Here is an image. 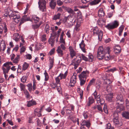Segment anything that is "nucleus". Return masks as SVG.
<instances>
[{
	"instance_id": "052dcab7",
	"label": "nucleus",
	"mask_w": 129,
	"mask_h": 129,
	"mask_svg": "<svg viewBox=\"0 0 129 129\" xmlns=\"http://www.w3.org/2000/svg\"><path fill=\"white\" fill-rule=\"evenodd\" d=\"M57 5L59 6H61L63 4V2L60 0H57Z\"/></svg>"
},
{
	"instance_id": "4d7b16f0",
	"label": "nucleus",
	"mask_w": 129,
	"mask_h": 129,
	"mask_svg": "<svg viewBox=\"0 0 129 129\" xmlns=\"http://www.w3.org/2000/svg\"><path fill=\"white\" fill-rule=\"evenodd\" d=\"M103 110L105 113L106 114H107L108 113V110L107 108V106L106 104L104 105V107L103 108Z\"/></svg>"
},
{
	"instance_id": "cd10ccee",
	"label": "nucleus",
	"mask_w": 129,
	"mask_h": 129,
	"mask_svg": "<svg viewBox=\"0 0 129 129\" xmlns=\"http://www.w3.org/2000/svg\"><path fill=\"white\" fill-rule=\"evenodd\" d=\"M96 100L97 103L100 104L101 105L104 104L105 102L104 100L102 98H101L100 96Z\"/></svg>"
},
{
	"instance_id": "864d4df0",
	"label": "nucleus",
	"mask_w": 129,
	"mask_h": 129,
	"mask_svg": "<svg viewBox=\"0 0 129 129\" xmlns=\"http://www.w3.org/2000/svg\"><path fill=\"white\" fill-rule=\"evenodd\" d=\"M126 106L127 110L129 111V101L128 99H126L125 100Z\"/></svg>"
},
{
	"instance_id": "58836bf2",
	"label": "nucleus",
	"mask_w": 129,
	"mask_h": 129,
	"mask_svg": "<svg viewBox=\"0 0 129 129\" xmlns=\"http://www.w3.org/2000/svg\"><path fill=\"white\" fill-rule=\"evenodd\" d=\"M46 35L45 34L41 35L40 36L41 40L42 42H44L46 40Z\"/></svg>"
},
{
	"instance_id": "338daca9",
	"label": "nucleus",
	"mask_w": 129,
	"mask_h": 129,
	"mask_svg": "<svg viewBox=\"0 0 129 129\" xmlns=\"http://www.w3.org/2000/svg\"><path fill=\"white\" fill-rule=\"evenodd\" d=\"M106 129H114L113 127L111 126L110 124L109 123L107 125Z\"/></svg>"
},
{
	"instance_id": "9b49d317",
	"label": "nucleus",
	"mask_w": 129,
	"mask_h": 129,
	"mask_svg": "<svg viewBox=\"0 0 129 129\" xmlns=\"http://www.w3.org/2000/svg\"><path fill=\"white\" fill-rule=\"evenodd\" d=\"M89 74V72L87 71H83L79 75V79H86V77L87 75Z\"/></svg>"
},
{
	"instance_id": "4468645a",
	"label": "nucleus",
	"mask_w": 129,
	"mask_h": 129,
	"mask_svg": "<svg viewBox=\"0 0 129 129\" xmlns=\"http://www.w3.org/2000/svg\"><path fill=\"white\" fill-rule=\"evenodd\" d=\"M105 13L103 10V8L99 9L98 11V16L100 17H102L105 15Z\"/></svg>"
},
{
	"instance_id": "2eb2a0df",
	"label": "nucleus",
	"mask_w": 129,
	"mask_h": 129,
	"mask_svg": "<svg viewBox=\"0 0 129 129\" xmlns=\"http://www.w3.org/2000/svg\"><path fill=\"white\" fill-rule=\"evenodd\" d=\"M98 23L100 27H102L103 25H104L106 22V21L104 19L100 18L98 21Z\"/></svg>"
},
{
	"instance_id": "4c0bfd02",
	"label": "nucleus",
	"mask_w": 129,
	"mask_h": 129,
	"mask_svg": "<svg viewBox=\"0 0 129 129\" xmlns=\"http://www.w3.org/2000/svg\"><path fill=\"white\" fill-rule=\"evenodd\" d=\"M23 92L25 94L26 98L28 99L29 100L30 99V95L27 90H24Z\"/></svg>"
},
{
	"instance_id": "4be33fe9",
	"label": "nucleus",
	"mask_w": 129,
	"mask_h": 129,
	"mask_svg": "<svg viewBox=\"0 0 129 129\" xmlns=\"http://www.w3.org/2000/svg\"><path fill=\"white\" fill-rule=\"evenodd\" d=\"M111 50L110 49V48H109V52H106V53L105 54V55L104 56V57L105 58V59L106 60H109L111 58V56L109 54V53Z\"/></svg>"
},
{
	"instance_id": "8fccbe9b",
	"label": "nucleus",
	"mask_w": 129,
	"mask_h": 129,
	"mask_svg": "<svg viewBox=\"0 0 129 129\" xmlns=\"http://www.w3.org/2000/svg\"><path fill=\"white\" fill-rule=\"evenodd\" d=\"M83 115L85 119L87 118L88 116V114L86 111H84L83 113Z\"/></svg>"
},
{
	"instance_id": "b1692460",
	"label": "nucleus",
	"mask_w": 129,
	"mask_h": 129,
	"mask_svg": "<svg viewBox=\"0 0 129 129\" xmlns=\"http://www.w3.org/2000/svg\"><path fill=\"white\" fill-rule=\"evenodd\" d=\"M31 18V20H34L35 22L37 23L39 21L40 18L35 15H33Z\"/></svg>"
},
{
	"instance_id": "6e6552de",
	"label": "nucleus",
	"mask_w": 129,
	"mask_h": 129,
	"mask_svg": "<svg viewBox=\"0 0 129 129\" xmlns=\"http://www.w3.org/2000/svg\"><path fill=\"white\" fill-rule=\"evenodd\" d=\"M114 118L113 119V122L115 126L119 127L121 125V124L120 123L118 119V114L117 113H114Z\"/></svg>"
},
{
	"instance_id": "6e6d98bb",
	"label": "nucleus",
	"mask_w": 129,
	"mask_h": 129,
	"mask_svg": "<svg viewBox=\"0 0 129 129\" xmlns=\"http://www.w3.org/2000/svg\"><path fill=\"white\" fill-rule=\"evenodd\" d=\"M29 7L30 6H29V4H27L26 5V8L24 12V14H26V13L28 12L29 8Z\"/></svg>"
},
{
	"instance_id": "e433bc0d",
	"label": "nucleus",
	"mask_w": 129,
	"mask_h": 129,
	"mask_svg": "<svg viewBox=\"0 0 129 129\" xmlns=\"http://www.w3.org/2000/svg\"><path fill=\"white\" fill-rule=\"evenodd\" d=\"M28 66V64L26 62H25L23 65L22 71H25L26 70V69H27Z\"/></svg>"
},
{
	"instance_id": "6ab92c4d",
	"label": "nucleus",
	"mask_w": 129,
	"mask_h": 129,
	"mask_svg": "<svg viewBox=\"0 0 129 129\" xmlns=\"http://www.w3.org/2000/svg\"><path fill=\"white\" fill-rule=\"evenodd\" d=\"M81 124L82 126L86 125L88 128L90 127V123L88 121L82 120L81 123Z\"/></svg>"
},
{
	"instance_id": "bf43d9fd",
	"label": "nucleus",
	"mask_w": 129,
	"mask_h": 129,
	"mask_svg": "<svg viewBox=\"0 0 129 129\" xmlns=\"http://www.w3.org/2000/svg\"><path fill=\"white\" fill-rule=\"evenodd\" d=\"M41 22H40V24H34L33 25V27L34 28V29H36L38 28L41 25Z\"/></svg>"
},
{
	"instance_id": "603ef678",
	"label": "nucleus",
	"mask_w": 129,
	"mask_h": 129,
	"mask_svg": "<svg viewBox=\"0 0 129 129\" xmlns=\"http://www.w3.org/2000/svg\"><path fill=\"white\" fill-rule=\"evenodd\" d=\"M65 45V43L61 44L60 46H59L58 47H61V49L63 50H64L66 49Z\"/></svg>"
},
{
	"instance_id": "f8f14e48",
	"label": "nucleus",
	"mask_w": 129,
	"mask_h": 129,
	"mask_svg": "<svg viewBox=\"0 0 129 129\" xmlns=\"http://www.w3.org/2000/svg\"><path fill=\"white\" fill-rule=\"evenodd\" d=\"M69 49L70 51V55L71 57L72 58H73V57L76 56V53L73 49L72 47L70 46L69 47Z\"/></svg>"
},
{
	"instance_id": "72a5a7b5",
	"label": "nucleus",
	"mask_w": 129,
	"mask_h": 129,
	"mask_svg": "<svg viewBox=\"0 0 129 129\" xmlns=\"http://www.w3.org/2000/svg\"><path fill=\"white\" fill-rule=\"evenodd\" d=\"M20 37L18 34L15 33L13 35V39L16 41H18Z\"/></svg>"
},
{
	"instance_id": "49530a36",
	"label": "nucleus",
	"mask_w": 129,
	"mask_h": 129,
	"mask_svg": "<svg viewBox=\"0 0 129 129\" xmlns=\"http://www.w3.org/2000/svg\"><path fill=\"white\" fill-rule=\"evenodd\" d=\"M60 78H59V77L58 76L55 78V81L56 83L57 84H60Z\"/></svg>"
},
{
	"instance_id": "79ce46f5",
	"label": "nucleus",
	"mask_w": 129,
	"mask_h": 129,
	"mask_svg": "<svg viewBox=\"0 0 129 129\" xmlns=\"http://www.w3.org/2000/svg\"><path fill=\"white\" fill-rule=\"evenodd\" d=\"M44 74L45 77V81H47L48 80L49 77L48 75L46 70L45 71Z\"/></svg>"
},
{
	"instance_id": "9d476101",
	"label": "nucleus",
	"mask_w": 129,
	"mask_h": 129,
	"mask_svg": "<svg viewBox=\"0 0 129 129\" xmlns=\"http://www.w3.org/2000/svg\"><path fill=\"white\" fill-rule=\"evenodd\" d=\"M76 81V74L74 73L72 76L70 80L69 86L73 87L75 85Z\"/></svg>"
},
{
	"instance_id": "f257e3e1",
	"label": "nucleus",
	"mask_w": 129,
	"mask_h": 129,
	"mask_svg": "<svg viewBox=\"0 0 129 129\" xmlns=\"http://www.w3.org/2000/svg\"><path fill=\"white\" fill-rule=\"evenodd\" d=\"M4 15L6 17L8 16L10 18L12 19L16 23H18L20 21V24L24 22L31 21L30 17L27 15L23 16L21 19L19 12L16 11H13L9 8H7L5 10Z\"/></svg>"
},
{
	"instance_id": "680f3d73",
	"label": "nucleus",
	"mask_w": 129,
	"mask_h": 129,
	"mask_svg": "<svg viewBox=\"0 0 129 129\" xmlns=\"http://www.w3.org/2000/svg\"><path fill=\"white\" fill-rule=\"evenodd\" d=\"M123 28L122 27H120L119 28V36H121L122 33L123 31Z\"/></svg>"
},
{
	"instance_id": "a18cd8bd",
	"label": "nucleus",
	"mask_w": 129,
	"mask_h": 129,
	"mask_svg": "<svg viewBox=\"0 0 129 129\" xmlns=\"http://www.w3.org/2000/svg\"><path fill=\"white\" fill-rule=\"evenodd\" d=\"M116 99L117 101H120L121 102L123 101L122 96L121 94L118 95L116 97Z\"/></svg>"
},
{
	"instance_id": "0e129e2a",
	"label": "nucleus",
	"mask_w": 129,
	"mask_h": 129,
	"mask_svg": "<svg viewBox=\"0 0 129 129\" xmlns=\"http://www.w3.org/2000/svg\"><path fill=\"white\" fill-rule=\"evenodd\" d=\"M89 60L90 62H92L93 60V56L92 55H89L88 57Z\"/></svg>"
},
{
	"instance_id": "e2e57ef3",
	"label": "nucleus",
	"mask_w": 129,
	"mask_h": 129,
	"mask_svg": "<svg viewBox=\"0 0 129 129\" xmlns=\"http://www.w3.org/2000/svg\"><path fill=\"white\" fill-rule=\"evenodd\" d=\"M36 122L38 126H39L41 127V123L40 122V120L38 118L37 119Z\"/></svg>"
},
{
	"instance_id": "f3484780",
	"label": "nucleus",
	"mask_w": 129,
	"mask_h": 129,
	"mask_svg": "<svg viewBox=\"0 0 129 129\" xmlns=\"http://www.w3.org/2000/svg\"><path fill=\"white\" fill-rule=\"evenodd\" d=\"M27 106L28 107L34 105H35L37 104L36 102L33 100L27 101Z\"/></svg>"
},
{
	"instance_id": "bb28decb",
	"label": "nucleus",
	"mask_w": 129,
	"mask_h": 129,
	"mask_svg": "<svg viewBox=\"0 0 129 129\" xmlns=\"http://www.w3.org/2000/svg\"><path fill=\"white\" fill-rule=\"evenodd\" d=\"M67 73V71H66L64 74L62 73H60L58 76L60 78V79H65L66 77Z\"/></svg>"
},
{
	"instance_id": "0eeeda50",
	"label": "nucleus",
	"mask_w": 129,
	"mask_h": 129,
	"mask_svg": "<svg viewBox=\"0 0 129 129\" xmlns=\"http://www.w3.org/2000/svg\"><path fill=\"white\" fill-rule=\"evenodd\" d=\"M74 106L72 105L68 104L67 106L64 107L63 108V110H65L66 113L68 115L70 114L71 112V111H73Z\"/></svg>"
},
{
	"instance_id": "393cba45",
	"label": "nucleus",
	"mask_w": 129,
	"mask_h": 129,
	"mask_svg": "<svg viewBox=\"0 0 129 129\" xmlns=\"http://www.w3.org/2000/svg\"><path fill=\"white\" fill-rule=\"evenodd\" d=\"M80 23H77L75 27L74 31L75 33H76L78 32L80 30Z\"/></svg>"
},
{
	"instance_id": "37998d69",
	"label": "nucleus",
	"mask_w": 129,
	"mask_h": 129,
	"mask_svg": "<svg viewBox=\"0 0 129 129\" xmlns=\"http://www.w3.org/2000/svg\"><path fill=\"white\" fill-rule=\"evenodd\" d=\"M55 41L52 38H50L49 40V43L52 46H53V45Z\"/></svg>"
},
{
	"instance_id": "7ed1b4c3",
	"label": "nucleus",
	"mask_w": 129,
	"mask_h": 129,
	"mask_svg": "<svg viewBox=\"0 0 129 129\" xmlns=\"http://www.w3.org/2000/svg\"><path fill=\"white\" fill-rule=\"evenodd\" d=\"M109 48L106 47L104 48L102 46H100L98 50L97 53V57L100 60L102 59L104 57L106 52H109Z\"/></svg>"
},
{
	"instance_id": "473e14b6",
	"label": "nucleus",
	"mask_w": 129,
	"mask_h": 129,
	"mask_svg": "<svg viewBox=\"0 0 129 129\" xmlns=\"http://www.w3.org/2000/svg\"><path fill=\"white\" fill-rule=\"evenodd\" d=\"M95 79L94 78H92L91 80L90 81L89 84L87 86V88H89L91 86L93 85L95 83Z\"/></svg>"
},
{
	"instance_id": "3c124183",
	"label": "nucleus",
	"mask_w": 129,
	"mask_h": 129,
	"mask_svg": "<svg viewBox=\"0 0 129 129\" xmlns=\"http://www.w3.org/2000/svg\"><path fill=\"white\" fill-rule=\"evenodd\" d=\"M80 80V85H83L85 83L86 79L85 80L84 79H79Z\"/></svg>"
},
{
	"instance_id": "de8ad7c7",
	"label": "nucleus",
	"mask_w": 129,
	"mask_h": 129,
	"mask_svg": "<svg viewBox=\"0 0 129 129\" xmlns=\"http://www.w3.org/2000/svg\"><path fill=\"white\" fill-rule=\"evenodd\" d=\"M27 86L28 87V90L30 92H31L32 90V84L31 83H29L27 85Z\"/></svg>"
},
{
	"instance_id": "774afa93",
	"label": "nucleus",
	"mask_w": 129,
	"mask_h": 129,
	"mask_svg": "<svg viewBox=\"0 0 129 129\" xmlns=\"http://www.w3.org/2000/svg\"><path fill=\"white\" fill-rule=\"evenodd\" d=\"M98 4L94 0L90 3L89 4L91 6L94 5Z\"/></svg>"
},
{
	"instance_id": "ea45409f",
	"label": "nucleus",
	"mask_w": 129,
	"mask_h": 129,
	"mask_svg": "<svg viewBox=\"0 0 129 129\" xmlns=\"http://www.w3.org/2000/svg\"><path fill=\"white\" fill-rule=\"evenodd\" d=\"M61 15L60 13H57L53 16V19L54 20H56L57 19H59Z\"/></svg>"
},
{
	"instance_id": "f03ea898",
	"label": "nucleus",
	"mask_w": 129,
	"mask_h": 129,
	"mask_svg": "<svg viewBox=\"0 0 129 129\" xmlns=\"http://www.w3.org/2000/svg\"><path fill=\"white\" fill-rule=\"evenodd\" d=\"M82 59L85 61H87L88 60V58L85 56L83 54H79L76 56V58H75L72 60L71 64L74 66V68L76 69L78 66L79 64L81 62L82 60Z\"/></svg>"
},
{
	"instance_id": "13d9d810",
	"label": "nucleus",
	"mask_w": 129,
	"mask_h": 129,
	"mask_svg": "<svg viewBox=\"0 0 129 129\" xmlns=\"http://www.w3.org/2000/svg\"><path fill=\"white\" fill-rule=\"evenodd\" d=\"M9 65H13V64L11 62H8L4 64L3 66H10Z\"/></svg>"
},
{
	"instance_id": "09e8293b",
	"label": "nucleus",
	"mask_w": 129,
	"mask_h": 129,
	"mask_svg": "<svg viewBox=\"0 0 129 129\" xmlns=\"http://www.w3.org/2000/svg\"><path fill=\"white\" fill-rule=\"evenodd\" d=\"M55 51V49L54 48H52L50 50L48 55H51L54 54Z\"/></svg>"
},
{
	"instance_id": "2f4dec72",
	"label": "nucleus",
	"mask_w": 129,
	"mask_h": 129,
	"mask_svg": "<svg viewBox=\"0 0 129 129\" xmlns=\"http://www.w3.org/2000/svg\"><path fill=\"white\" fill-rule=\"evenodd\" d=\"M77 91L78 93L79 94L80 96V99L82 100L83 99V91L80 88H78L77 89Z\"/></svg>"
},
{
	"instance_id": "20e7f679",
	"label": "nucleus",
	"mask_w": 129,
	"mask_h": 129,
	"mask_svg": "<svg viewBox=\"0 0 129 129\" xmlns=\"http://www.w3.org/2000/svg\"><path fill=\"white\" fill-rule=\"evenodd\" d=\"M118 25V21H115L113 22L107 24L105 26V27L109 30L112 29L116 28Z\"/></svg>"
},
{
	"instance_id": "39448f33",
	"label": "nucleus",
	"mask_w": 129,
	"mask_h": 129,
	"mask_svg": "<svg viewBox=\"0 0 129 129\" xmlns=\"http://www.w3.org/2000/svg\"><path fill=\"white\" fill-rule=\"evenodd\" d=\"M93 33L98 35L99 40L101 41L102 38L103 33L102 31L101 30H99L97 27L94 28L93 29Z\"/></svg>"
},
{
	"instance_id": "c85d7f7f",
	"label": "nucleus",
	"mask_w": 129,
	"mask_h": 129,
	"mask_svg": "<svg viewBox=\"0 0 129 129\" xmlns=\"http://www.w3.org/2000/svg\"><path fill=\"white\" fill-rule=\"evenodd\" d=\"M89 101L87 102L86 106H89L94 102V100L93 98L92 97H89Z\"/></svg>"
},
{
	"instance_id": "a19ab883",
	"label": "nucleus",
	"mask_w": 129,
	"mask_h": 129,
	"mask_svg": "<svg viewBox=\"0 0 129 129\" xmlns=\"http://www.w3.org/2000/svg\"><path fill=\"white\" fill-rule=\"evenodd\" d=\"M49 27L48 24H46L45 28V31L47 34H48L49 32Z\"/></svg>"
},
{
	"instance_id": "f704fd0d",
	"label": "nucleus",
	"mask_w": 129,
	"mask_h": 129,
	"mask_svg": "<svg viewBox=\"0 0 129 129\" xmlns=\"http://www.w3.org/2000/svg\"><path fill=\"white\" fill-rule=\"evenodd\" d=\"M122 116L125 118L127 119L129 118V113L128 112L124 111L122 113Z\"/></svg>"
},
{
	"instance_id": "412c9836",
	"label": "nucleus",
	"mask_w": 129,
	"mask_h": 129,
	"mask_svg": "<svg viewBox=\"0 0 129 129\" xmlns=\"http://www.w3.org/2000/svg\"><path fill=\"white\" fill-rule=\"evenodd\" d=\"M10 68V66H3V70L4 73H8Z\"/></svg>"
},
{
	"instance_id": "c03bdc74",
	"label": "nucleus",
	"mask_w": 129,
	"mask_h": 129,
	"mask_svg": "<svg viewBox=\"0 0 129 129\" xmlns=\"http://www.w3.org/2000/svg\"><path fill=\"white\" fill-rule=\"evenodd\" d=\"M92 95V96H94V98L95 99H97L100 96L98 94L97 92L96 91H95Z\"/></svg>"
},
{
	"instance_id": "69168bd1",
	"label": "nucleus",
	"mask_w": 129,
	"mask_h": 129,
	"mask_svg": "<svg viewBox=\"0 0 129 129\" xmlns=\"http://www.w3.org/2000/svg\"><path fill=\"white\" fill-rule=\"evenodd\" d=\"M76 21V19H73L71 21H70V22H71L72 24L70 25V27H72V26L75 24V23Z\"/></svg>"
},
{
	"instance_id": "a211bd4d",
	"label": "nucleus",
	"mask_w": 129,
	"mask_h": 129,
	"mask_svg": "<svg viewBox=\"0 0 129 129\" xmlns=\"http://www.w3.org/2000/svg\"><path fill=\"white\" fill-rule=\"evenodd\" d=\"M62 7L63 9H64L66 10L68 13H72L73 14H74V11L71 8L64 6H62Z\"/></svg>"
},
{
	"instance_id": "dca6fc26",
	"label": "nucleus",
	"mask_w": 129,
	"mask_h": 129,
	"mask_svg": "<svg viewBox=\"0 0 129 129\" xmlns=\"http://www.w3.org/2000/svg\"><path fill=\"white\" fill-rule=\"evenodd\" d=\"M81 50L84 52H86L85 49V44L84 43V41L82 40L81 43L79 44Z\"/></svg>"
},
{
	"instance_id": "a878e982",
	"label": "nucleus",
	"mask_w": 129,
	"mask_h": 129,
	"mask_svg": "<svg viewBox=\"0 0 129 129\" xmlns=\"http://www.w3.org/2000/svg\"><path fill=\"white\" fill-rule=\"evenodd\" d=\"M121 50V48L120 46L118 45H117L114 48V51L115 53H118L120 52Z\"/></svg>"
},
{
	"instance_id": "ddd939ff",
	"label": "nucleus",
	"mask_w": 129,
	"mask_h": 129,
	"mask_svg": "<svg viewBox=\"0 0 129 129\" xmlns=\"http://www.w3.org/2000/svg\"><path fill=\"white\" fill-rule=\"evenodd\" d=\"M42 108H41L40 109H36L34 111L35 114L36 116L38 117L41 116L42 115L41 113V111L42 110Z\"/></svg>"
},
{
	"instance_id": "423d86ee",
	"label": "nucleus",
	"mask_w": 129,
	"mask_h": 129,
	"mask_svg": "<svg viewBox=\"0 0 129 129\" xmlns=\"http://www.w3.org/2000/svg\"><path fill=\"white\" fill-rule=\"evenodd\" d=\"M38 4L40 10L42 12L45 11L46 10V1L45 0H39Z\"/></svg>"
},
{
	"instance_id": "5fc2aeb1",
	"label": "nucleus",
	"mask_w": 129,
	"mask_h": 129,
	"mask_svg": "<svg viewBox=\"0 0 129 129\" xmlns=\"http://www.w3.org/2000/svg\"><path fill=\"white\" fill-rule=\"evenodd\" d=\"M26 77L25 76H23L21 79V81L22 82L25 83L26 81Z\"/></svg>"
},
{
	"instance_id": "c756f323",
	"label": "nucleus",
	"mask_w": 129,
	"mask_h": 129,
	"mask_svg": "<svg viewBox=\"0 0 129 129\" xmlns=\"http://www.w3.org/2000/svg\"><path fill=\"white\" fill-rule=\"evenodd\" d=\"M35 48L36 50H38L43 48V47L41 44L38 43L35 45Z\"/></svg>"
},
{
	"instance_id": "7c9ffc66",
	"label": "nucleus",
	"mask_w": 129,
	"mask_h": 129,
	"mask_svg": "<svg viewBox=\"0 0 129 129\" xmlns=\"http://www.w3.org/2000/svg\"><path fill=\"white\" fill-rule=\"evenodd\" d=\"M124 109V107L122 104L117 106L116 107L117 111L118 112H120L123 110Z\"/></svg>"
},
{
	"instance_id": "aec40b11",
	"label": "nucleus",
	"mask_w": 129,
	"mask_h": 129,
	"mask_svg": "<svg viewBox=\"0 0 129 129\" xmlns=\"http://www.w3.org/2000/svg\"><path fill=\"white\" fill-rule=\"evenodd\" d=\"M61 47H58L56 51L58 56L59 57H62L63 55V53L62 50L61 49Z\"/></svg>"
},
{
	"instance_id": "1a4fd4ad",
	"label": "nucleus",
	"mask_w": 129,
	"mask_h": 129,
	"mask_svg": "<svg viewBox=\"0 0 129 129\" xmlns=\"http://www.w3.org/2000/svg\"><path fill=\"white\" fill-rule=\"evenodd\" d=\"M10 56L11 60L14 63L17 64L19 61L20 56L19 55H17L15 58V54H12L10 55Z\"/></svg>"
},
{
	"instance_id": "5701e85b",
	"label": "nucleus",
	"mask_w": 129,
	"mask_h": 129,
	"mask_svg": "<svg viewBox=\"0 0 129 129\" xmlns=\"http://www.w3.org/2000/svg\"><path fill=\"white\" fill-rule=\"evenodd\" d=\"M113 94L112 93H110L109 94H108L106 97V99L109 102H111L112 101Z\"/></svg>"
},
{
	"instance_id": "c9c22d12",
	"label": "nucleus",
	"mask_w": 129,
	"mask_h": 129,
	"mask_svg": "<svg viewBox=\"0 0 129 129\" xmlns=\"http://www.w3.org/2000/svg\"><path fill=\"white\" fill-rule=\"evenodd\" d=\"M56 5V2L53 0L51 1L50 4V6L52 9H54Z\"/></svg>"
}]
</instances>
